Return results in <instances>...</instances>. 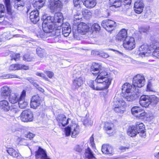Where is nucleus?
Returning a JSON list of instances; mask_svg holds the SVG:
<instances>
[{
	"mask_svg": "<svg viewBox=\"0 0 159 159\" xmlns=\"http://www.w3.org/2000/svg\"><path fill=\"white\" fill-rule=\"evenodd\" d=\"M62 6V2L60 0H50V12L60 11Z\"/></svg>",
	"mask_w": 159,
	"mask_h": 159,
	"instance_id": "13",
	"label": "nucleus"
},
{
	"mask_svg": "<svg viewBox=\"0 0 159 159\" xmlns=\"http://www.w3.org/2000/svg\"><path fill=\"white\" fill-rule=\"evenodd\" d=\"M9 101L13 104L15 103L18 102L19 100V95L17 93H12L11 95L9 96Z\"/></svg>",
	"mask_w": 159,
	"mask_h": 159,
	"instance_id": "37",
	"label": "nucleus"
},
{
	"mask_svg": "<svg viewBox=\"0 0 159 159\" xmlns=\"http://www.w3.org/2000/svg\"><path fill=\"white\" fill-rule=\"evenodd\" d=\"M151 50L148 45L147 44H144L139 48L137 54L143 57L145 56H149Z\"/></svg>",
	"mask_w": 159,
	"mask_h": 159,
	"instance_id": "11",
	"label": "nucleus"
},
{
	"mask_svg": "<svg viewBox=\"0 0 159 159\" xmlns=\"http://www.w3.org/2000/svg\"><path fill=\"white\" fill-rule=\"evenodd\" d=\"M82 0H73V3L75 7H80V3Z\"/></svg>",
	"mask_w": 159,
	"mask_h": 159,
	"instance_id": "58",
	"label": "nucleus"
},
{
	"mask_svg": "<svg viewBox=\"0 0 159 159\" xmlns=\"http://www.w3.org/2000/svg\"><path fill=\"white\" fill-rule=\"evenodd\" d=\"M113 103L114 106H126L125 102L121 98H115Z\"/></svg>",
	"mask_w": 159,
	"mask_h": 159,
	"instance_id": "36",
	"label": "nucleus"
},
{
	"mask_svg": "<svg viewBox=\"0 0 159 159\" xmlns=\"http://www.w3.org/2000/svg\"><path fill=\"white\" fill-rule=\"evenodd\" d=\"M82 2L86 8L89 9L94 7L96 4L95 0H82Z\"/></svg>",
	"mask_w": 159,
	"mask_h": 159,
	"instance_id": "29",
	"label": "nucleus"
},
{
	"mask_svg": "<svg viewBox=\"0 0 159 159\" xmlns=\"http://www.w3.org/2000/svg\"><path fill=\"white\" fill-rule=\"evenodd\" d=\"M36 159H49L45 150L39 147L35 153Z\"/></svg>",
	"mask_w": 159,
	"mask_h": 159,
	"instance_id": "17",
	"label": "nucleus"
},
{
	"mask_svg": "<svg viewBox=\"0 0 159 159\" xmlns=\"http://www.w3.org/2000/svg\"><path fill=\"white\" fill-rule=\"evenodd\" d=\"M102 25L107 30L110 31L116 26V22L111 20H106L102 21Z\"/></svg>",
	"mask_w": 159,
	"mask_h": 159,
	"instance_id": "15",
	"label": "nucleus"
},
{
	"mask_svg": "<svg viewBox=\"0 0 159 159\" xmlns=\"http://www.w3.org/2000/svg\"><path fill=\"white\" fill-rule=\"evenodd\" d=\"M145 82L144 76L143 75L138 74L134 77L133 84L134 87L141 88L144 85Z\"/></svg>",
	"mask_w": 159,
	"mask_h": 159,
	"instance_id": "8",
	"label": "nucleus"
},
{
	"mask_svg": "<svg viewBox=\"0 0 159 159\" xmlns=\"http://www.w3.org/2000/svg\"><path fill=\"white\" fill-rule=\"evenodd\" d=\"M57 120L60 126H64L69 124L70 122H72L70 118H66V116L63 114L58 115L57 118Z\"/></svg>",
	"mask_w": 159,
	"mask_h": 159,
	"instance_id": "16",
	"label": "nucleus"
},
{
	"mask_svg": "<svg viewBox=\"0 0 159 159\" xmlns=\"http://www.w3.org/2000/svg\"><path fill=\"white\" fill-rule=\"evenodd\" d=\"M5 9L4 5L0 4V17H3L5 14Z\"/></svg>",
	"mask_w": 159,
	"mask_h": 159,
	"instance_id": "48",
	"label": "nucleus"
},
{
	"mask_svg": "<svg viewBox=\"0 0 159 159\" xmlns=\"http://www.w3.org/2000/svg\"><path fill=\"white\" fill-rule=\"evenodd\" d=\"M39 12L37 10H34L30 13V18L31 22L36 23L39 20Z\"/></svg>",
	"mask_w": 159,
	"mask_h": 159,
	"instance_id": "24",
	"label": "nucleus"
},
{
	"mask_svg": "<svg viewBox=\"0 0 159 159\" xmlns=\"http://www.w3.org/2000/svg\"><path fill=\"white\" fill-rule=\"evenodd\" d=\"M4 2L6 6L11 5L10 0H4Z\"/></svg>",
	"mask_w": 159,
	"mask_h": 159,
	"instance_id": "64",
	"label": "nucleus"
},
{
	"mask_svg": "<svg viewBox=\"0 0 159 159\" xmlns=\"http://www.w3.org/2000/svg\"><path fill=\"white\" fill-rule=\"evenodd\" d=\"M94 139L93 135L90 137L89 139L90 144L93 149L94 151L96 149V147L95 143L94 142Z\"/></svg>",
	"mask_w": 159,
	"mask_h": 159,
	"instance_id": "46",
	"label": "nucleus"
},
{
	"mask_svg": "<svg viewBox=\"0 0 159 159\" xmlns=\"http://www.w3.org/2000/svg\"><path fill=\"white\" fill-rule=\"evenodd\" d=\"M26 96V91L23 90L19 97V100L18 102V105L20 108H23L26 107L28 105V102L25 100Z\"/></svg>",
	"mask_w": 159,
	"mask_h": 159,
	"instance_id": "19",
	"label": "nucleus"
},
{
	"mask_svg": "<svg viewBox=\"0 0 159 159\" xmlns=\"http://www.w3.org/2000/svg\"><path fill=\"white\" fill-rule=\"evenodd\" d=\"M84 78L82 76L76 78L73 81V86L75 89H77L83 84Z\"/></svg>",
	"mask_w": 159,
	"mask_h": 159,
	"instance_id": "25",
	"label": "nucleus"
},
{
	"mask_svg": "<svg viewBox=\"0 0 159 159\" xmlns=\"http://www.w3.org/2000/svg\"><path fill=\"white\" fill-rule=\"evenodd\" d=\"M7 9V11L8 14L11 15L12 13V10L11 9V5H8L6 6Z\"/></svg>",
	"mask_w": 159,
	"mask_h": 159,
	"instance_id": "59",
	"label": "nucleus"
},
{
	"mask_svg": "<svg viewBox=\"0 0 159 159\" xmlns=\"http://www.w3.org/2000/svg\"><path fill=\"white\" fill-rule=\"evenodd\" d=\"M98 56L104 58H107L109 57V55L107 53L103 51H101L97 53Z\"/></svg>",
	"mask_w": 159,
	"mask_h": 159,
	"instance_id": "49",
	"label": "nucleus"
},
{
	"mask_svg": "<svg viewBox=\"0 0 159 159\" xmlns=\"http://www.w3.org/2000/svg\"><path fill=\"white\" fill-rule=\"evenodd\" d=\"M11 92V90L10 87L7 85L2 87L1 89L0 93L2 97H7L9 96Z\"/></svg>",
	"mask_w": 159,
	"mask_h": 159,
	"instance_id": "22",
	"label": "nucleus"
},
{
	"mask_svg": "<svg viewBox=\"0 0 159 159\" xmlns=\"http://www.w3.org/2000/svg\"><path fill=\"white\" fill-rule=\"evenodd\" d=\"M40 99L38 95L33 96L30 101V106L33 108H36L40 105Z\"/></svg>",
	"mask_w": 159,
	"mask_h": 159,
	"instance_id": "23",
	"label": "nucleus"
},
{
	"mask_svg": "<svg viewBox=\"0 0 159 159\" xmlns=\"http://www.w3.org/2000/svg\"><path fill=\"white\" fill-rule=\"evenodd\" d=\"M127 37H127V30L125 29H122L117 35L116 39L120 41L125 40Z\"/></svg>",
	"mask_w": 159,
	"mask_h": 159,
	"instance_id": "28",
	"label": "nucleus"
},
{
	"mask_svg": "<svg viewBox=\"0 0 159 159\" xmlns=\"http://www.w3.org/2000/svg\"><path fill=\"white\" fill-rule=\"evenodd\" d=\"M61 29H58V26H54V25L50 24V37H53L52 39H56L55 42L58 41Z\"/></svg>",
	"mask_w": 159,
	"mask_h": 159,
	"instance_id": "12",
	"label": "nucleus"
},
{
	"mask_svg": "<svg viewBox=\"0 0 159 159\" xmlns=\"http://www.w3.org/2000/svg\"><path fill=\"white\" fill-rule=\"evenodd\" d=\"M19 66L20 70L22 69L25 70H27L29 68L28 66L24 65H21L19 64Z\"/></svg>",
	"mask_w": 159,
	"mask_h": 159,
	"instance_id": "60",
	"label": "nucleus"
},
{
	"mask_svg": "<svg viewBox=\"0 0 159 159\" xmlns=\"http://www.w3.org/2000/svg\"><path fill=\"white\" fill-rule=\"evenodd\" d=\"M23 60L27 61H31L33 60V58L29 54L25 55L23 57Z\"/></svg>",
	"mask_w": 159,
	"mask_h": 159,
	"instance_id": "50",
	"label": "nucleus"
},
{
	"mask_svg": "<svg viewBox=\"0 0 159 159\" xmlns=\"http://www.w3.org/2000/svg\"><path fill=\"white\" fill-rule=\"evenodd\" d=\"M102 151L103 153L112 156L114 154L113 148L108 144H103L102 147Z\"/></svg>",
	"mask_w": 159,
	"mask_h": 159,
	"instance_id": "20",
	"label": "nucleus"
},
{
	"mask_svg": "<svg viewBox=\"0 0 159 159\" xmlns=\"http://www.w3.org/2000/svg\"><path fill=\"white\" fill-rule=\"evenodd\" d=\"M45 0H34L33 5L36 9H39L42 7L44 3Z\"/></svg>",
	"mask_w": 159,
	"mask_h": 159,
	"instance_id": "35",
	"label": "nucleus"
},
{
	"mask_svg": "<svg viewBox=\"0 0 159 159\" xmlns=\"http://www.w3.org/2000/svg\"><path fill=\"white\" fill-rule=\"evenodd\" d=\"M19 111V110L18 108H13L11 110V111L14 113H17Z\"/></svg>",
	"mask_w": 159,
	"mask_h": 159,
	"instance_id": "63",
	"label": "nucleus"
},
{
	"mask_svg": "<svg viewBox=\"0 0 159 159\" xmlns=\"http://www.w3.org/2000/svg\"><path fill=\"white\" fill-rule=\"evenodd\" d=\"M149 30V26H147L140 28L139 29V31L141 33H147L148 32Z\"/></svg>",
	"mask_w": 159,
	"mask_h": 159,
	"instance_id": "51",
	"label": "nucleus"
},
{
	"mask_svg": "<svg viewBox=\"0 0 159 159\" xmlns=\"http://www.w3.org/2000/svg\"><path fill=\"white\" fill-rule=\"evenodd\" d=\"M114 124L111 122H106L104 127V129L108 134H110L113 131Z\"/></svg>",
	"mask_w": 159,
	"mask_h": 159,
	"instance_id": "34",
	"label": "nucleus"
},
{
	"mask_svg": "<svg viewBox=\"0 0 159 159\" xmlns=\"http://www.w3.org/2000/svg\"><path fill=\"white\" fill-rule=\"evenodd\" d=\"M0 109L5 111L9 110L10 106L7 101L4 100L0 101Z\"/></svg>",
	"mask_w": 159,
	"mask_h": 159,
	"instance_id": "31",
	"label": "nucleus"
},
{
	"mask_svg": "<svg viewBox=\"0 0 159 159\" xmlns=\"http://www.w3.org/2000/svg\"><path fill=\"white\" fill-rule=\"evenodd\" d=\"M62 25V32L63 34L65 37L68 36L71 31L70 27L68 23L67 24L63 23Z\"/></svg>",
	"mask_w": 159,
	"mask_h": 159,
	"instance_id": "30",
	"label": "nucleus"
},
{
	"mask_svg": "<svg viewBox=\"0 0 159 159\" xmlns=\"http://www.w3.org/2000/svg\"><path fill=\"white\" fill-rule=\"evenodd\" d=\"M135 43L134 38L128 37L124 41L123 45L126 49L131 50L135 47Z\"/></svg>",
	"mask_w": 159,
	"mask_h": 159,
	"instance_id": "14",
	"label": "nucleus"
},
{
	"mask_svg": "<svg viewBox=\"0 0 159 159\" xmlns=\"http://www.w3.org/2000/svg\"><path fill=\"white\" fill-rule=\"evenodd\" d=\"M89 30L88 26L86 24L84 23H81L78 25L77 30L75 29L74 27L73 28V32L74 35L78 32L81 34H84L86 32H87Z\"/></svg>",
	"mask_w": 159,
	"mask_h": 159,
	"instance_id": "9",
	"label": "nucleus"
},
{
	"mask_svg": "<svg viewBox=\"0 0 159 159\" xmlns=\"http://www.w3.org/2000/svg\"><path fill=\"white\" fill-rule=\"evenodd\" d=\"M24 2L23 0H15L14 5V8L19 10H22L24 8Z\"/></svg>",
	"mask_w": 159,
	"mask_h": 159,
	"instance_id": "33",
	"label": "nucleus"
},
{
	"mask_svg": "<svg viewBox=\"0 0 159 159\" xmlns=\"http://www.w3.org/2000/svg\"><path fill=\"white\" fill-rule=\"evenodd\" d=\"M65 133L66 136L71 135L72 137L76 138L79 133V127L76 124L72 123L65 128Z\"/></svg>",
	"mask_w": 159,
	"mask_h": 159,
	"instance_id": "5",
	"label": "nucleus"
},
{
	"mask_svg": "<svg viewBox=\"0 0 159 159\" xmlns=\"http://www.w3.org/2000/svg\"><path fill=\"white\" fill-rule=\"evenodd\" d=\"M82 19V16H77L76 15H74V21H75L77 20H80Z\"/></svg>",
	"mask_w": 159,
	"mask_h": 159,
	"instance_id": "62",
	"label": "nucleus"
},
{
	"mask_svg": "<svg viewBox=\"0 0 159 159\" xmlns=\"http://www.w3.org/2000/svg\"><path fill=\"white\" fill-rule=\"evenodd\" d=\"M43 20L42 27L43 31H41L38 32L37 36L39 38L45 40L47 37L49 36L47 34L50 33V16L45 15L43 16Z\"/></svg>",
	"mask_w": 159,
	"mask_h": 159,
	"instance_id": "3",
	"label": "nucleus"
},
{
	"mask_svg": "<svg viewBox=\"0 0 159 159\" xmlns=\"http://www.w3.org/2000/svg\"><path fill=\"white\" fill-rule=\"evenodd\" d=\"M114 111L118 113H123L125 110L126 106H114Z\"/></svg>",
	"mask_w": 159,
	"mask_h": 159,
	"instance_id": "41",
	"label": "nucleus"
},
{
	"mask_svg": "<svg viewBox=\"0 0 159 159\" xmlns=\"http://www.w3.org/2000/svg\"><path fill=\"white\" fill-rule=\"evenodd\" d=\"M2 79H6L8 78H18L20 79H22V78L19 77L17 75L14 74H7L5 75L1 76Z\"/></svg>",
	"mask_w": 159,
	"mask_h": 159,
	"instance_id": "42",
	"label": "nucleus"
},
{
	"mask_svg": "<svg viewBox=\"0 0 159 159\" xmlns=\"http://www.w3.org/2000/svg\"><path fill=\"white\" fill-rule=\"evenodd\" d=\"M50 21L51 24L54 25V26H58V28H61L63 23V16L61 12L58 11L56 12L54 16H50Z\"/></svg>",
	"mask_w": 159,
	"mask_h": 159,
	"instance_id": "6",
	"label": "nucleus"
},
{
	"mask_svg": "<svg viewBox=\"0 0 159 159\" xmlns=\"http://www.w3.org/2000/svg\"><path fill=\"white\" fill-rule=\"evenodd\" d=\"M144 4L143 2L138 0L135 2L134 9L135 12L137 14H140L142 11L144 7Z\"/></svg>",
	"mask_w": 159,
	"mask_h": 159,
	"instance_id": "21",
	"label": "nucleus"
},
{
	"mask_svg": "<svg viewBox=\"0 0 159 159\" xmlns=\"http://www.w3.org/2000/svg\"><path fill=\"white\" fill-rule=\"evenodd\" d=\"M11 60H14L16 61L20 60V54L17 53H13L10 55Z\"/></svg>",
	"mask_w": 159,
	"mask_h": 159,
	"instance_id": "45",
	"label": "nucleus"
},
{
	"mask_svg": "<svg viewBox=\"0 0 159 159\" xmlns=\"http://www.w3.org/2000/svg\"><path fill=\"white\" fill-rule=\"evenodd\" d=\"M7 152L11 156L17 159H22L23 157L20 153L14 149L9 148L7 150Z\"/></svg>",
	"mask_w": 159,
	"mask_h": 159,
	"instance_id": "26",
	"label": "nucleus"
},
{
	"mask_svg": "<svg viewBox=\"0 0 159 159\" xmlns=\"http://www.w3.org/2000/svg\"><path fill=\"white\" fill-rule=\"evenodd\" d=\"M84 143H83L75 145L74 148V150L77 153H81L84 151Z\"/></svg>",
	"mask_w": 159,
	"mask_h": 159,
	"instance_id": "39",
	"label": "nucleus"
},
{
	"mask_svg": "<svg viewBox=\"0 0 159 159\" xmlns=\"http://www.w3.org/2000/svg\"><path fill=\"white\" fill-rule=\"evenodd\" d=\"M33 112L30 109L23 111L20 114L21 120L24 122L31 121L33 120Z\"/></svg>",
	"mask_w": 159,
	"mask_h": 159,
	"instance_id": "10",
	"label": "nucleus"
},
{
	"mask_svg": "<svg viewBox=\"0 0 159 159\" xmlns=\"http://www.w3.org/2000/svg\"><path fill=\"white\" fill-rule=\"evenodd\" d=\"M84 154L85 157L87 159H96L95 154L89 147L85 149Z\"/></svg>",
	"mask_w": 159,
	"mask_h": 159,
	"instance_id": "32",
	"label": "nucleus"
},
{
	"mask_svg": "<svg viewBox=\"0 0 159 159\" xmlns=\"http://www.w3.org/2000/svg\"><path fill=\"white\" fill-rule=\"evenodd\" d=\"M82 13L83 15L87 18L90 17L92 15L91 12L89 10L84 9L82 10Z\"/></svg>",
	"mask_w": 159,
	"mask_h": 159,
	"instance_id": "44",
	"label": "nucleus"
},
{
	"mask_svg": "<svg viewBox=\"0 0 159 159\" xmlns=\"http://www.w3.org/2000/svg\"><path fill=\"white\" fill-rule=\"evenodd\" d=\"M93 28L96 31H98L100 30V26L97 23H95L92 26Z\"/></svg>",
	"mask_w": 159,
	"mask_h": 159,
	"instance_id": "57",
	"label": "nucleus"
},
{
	"mask_svg": "<svg viewBox=\"0 0 159 159\" xmlns=\"http://www.w3.org/2000/svg\"><path fill=\"white\" fill-rule=\"evenodd\" d=\"M25 7L26 10H25V11H26V12L27 13L31 8V4H28L26 5Z\"/></svg>",
	"mask_w": 159,
	"mask_h": 159,
	"instance_id": "61",
	"label": "nucleus"
},
{
	"mask_svg": "<svg viewBox=\"0 0 159 159\" xmlns=\"http://www.w3.org/2000/svg\"><path fill=\"white\" fill-rule=\"evenodd\" d=\"M95 81L90 80L88 84L92 89L98 90L107 89L111 84L112 79L107 72L102 69L100 70Z\"/></svg>",
	"mask_w": 159,
	"mask_h": 159,
	"instance_id": "1",
	"label": "nucleus"
},
{
	"mask_svg": "<svg viewBox=\"0 0 159 159\" xmlns=\"http://www.w3.org/2000/svg\"><path fill=\"white\" fill-rule=\"evenodd\" d=\"M34 136V134L31 132H29L25 134V137L30 139L33 138Z\"/></svg>",
	"mask_w": 159,
	"mask_h": 159,
	"instance_id": "56",
	"label": "nucleus"
},
{
	"mask_svg": "<svg viewBox=\"0 0 159 159\" xmlns=\"http://www.w3.org/2000/svg\"><path fill=\"white\" fill-rule=\"evenodd\" d=\"M152 83L151 82H149L147 85V90L149 91H153L152 88Z\"/></svg>",
	"mask_w": 159,
	"mask_h": 159,
	"instance_id": "55",
	"label": "nucleus"
},
{
	"mask_svg": "<svg viewBox=\"0 0 159 159\" xmlns=\"http://www.w3.org/2000/svg\"><path fill=\"white\" fill-rule=\"evenodd\" d=\"M10 70H20L19 64H12L9 67Z\"/></svg>",
	"mask_w": 159,
	"mask_h": 159,
	"instance_id": "47",
	"label": "nucleus"
},
{
	"mask_svg": "<svg viewBox=\"0 0 159 159\" xmlns=\"http://www.w3.org/2000/svg\"><path fill=\"white\" fill-rule=\"evenodd\" d=\"M36 52L38 56L41 57H44L46 54L45 50L40 48H37Z\"/></svg>",
	"mask_w": 159,
	"mask_h": 159,
	"instance_id": "43",
	"label": "nucleus"
},
{
	"mask_svg": "<svg viewBox=\"0 0 159 159\" xmlns=\"http://www.w3.org/2000/svg\"><path fill=\"white\" fill-rule=\"evenodd\" d=\"M122 92L127 101H132L138 97V94L134 92V88L129 83H126L123 85Z\"/></svg>",
	"mask_w": 159,
	"mask_h": 159,
	"instance_id": "2",
	"label": "nucleus"
},
{
	"mask_svg": "<svg viewBox=\"0 0 159 159\" xmlns=\"http://www.w3.org/2000/svg\"><path fill=\"white\" fill-rule=\"evenodd\" d=\"M131 111L133 115L140 119H144L147 117V113L139 107L136 106L133 107Z\"/></svg>",
	"mask_w": 159,
	"mask_h": 159,
	"instance_id": "7",
	"label": "nucleus"
},
{
	"mask_svg": "<svg viewBox=\"0 0 159 159\" xmlns=\"http://www.w3.org/2000/svg\"><path fill=\"white\" fill-rule=\"evenodd\" d=\"M36 75L42 78L43 79L45 80H48V79L45 77L44 74L43 73L37 72L36 73Z\"/></svg>",
	"mask_w": 159,
	"mask_h": 159,
	"instance_id": "54",
	"label": "nucleus"
},
{
	"mask_svg": "<svg viewBox=\"0 0 159 159\" xmlns=\"http://www.w3.org/2000/svg\"><path fill=\"white\" fill-rule=\"evenodd\" d=\"M159 44V42L157 40H153L152 42V44L150 45V46L154 49L152 55L155 57L159 59V47H157Z\"/></svg>",
	"mask_w": 159,
	"mask_h": 159,
	"instance_id": "18",
	"label": "nucleus"
},
{
	"mask_svg": "<svg viewBox=\"0 0 159 159\" xmlns=\"http://www.w3.org/2000/svg\"><path fill=\"white\" fill-rule=\"evenodd\" d=\"M158 101V99L155 96L143 95L140 98L139 103L141 106L146 107L149 105L156 104Z\"/></svg>",
	"mask_w": 159,
	"mask_h": 159,
	"instance_id": "4",
	"label": "nucleus"
},
{
	"mask_svg": "<svg viewBox=\"0 0 159 159\" xmlns=\"http://www.w3.org/2000/svg\"><path fill=\"white\" fill-rule=\"evenodd\" d=\"M138 130L134 126L129 127L127 131L128 134L131 137L135 136L137 134Z\"/></svg>",
	"mask_w": 159,
	"mask_h": 159,
	"instance_id": "38",
	"label": "nucleus"
},
{
	"mask_svg": "<svg viewBox=\"0 0 159 159\" xmlns=\"http://www.w3.org/2000/svg\"><path fill=\"white\" fill-rule=\"evenodd\" d=\"M121 0H109L110 4L111 5L110 7L111 9L113 7L117 8L120 7L121 5Z\"/></svg>",
	"mask_w": 159,
	"mask_h": 159,
	"instance_id": "40",
	"label": "nucleus"
},
{
	"mask_svg": "<svg viewBox=\"0 0 159 159\" xmlns=\"http://www.w3.org/2000/svg\"><path fill=\"white\" fill-rule=\"evenodd\" d=\"M137 134H139V136L143 138H145L146 136V133L144 130H138Z\"/></svg>",
	"mask_w": 159,
	"mask_h": 159,
	"instance_id": "52",
	"label": "nucleus"
},
{
	"mask_svg": "<svg viewBox=\"0 0 159 159\" xmlns=\"http://www.w3.org/2000/svg\"><path fill=\"white\" fill-rule=\"evenodd\" d=\"M135 127L137 130H144V125L143 123L137 124L136 125Z\"/></svg>",
	"mask_w": 159,
	"mask_h": 159,
	"instance_id": "53",
	"label": "nucleus"
},
{
	"mask_svg": "<svg viewBox=\"0 0 159 159\" xmlns=\"http://www.w3.org/2000/svg\"><path fill=\"white\" fill-rule=\"evenodd\" d=\"M102 69V66L99 64L94 63L91 67V71L93 75H97Z\"/></svg>",
	"mask_w": 159,
	"mask_h": 159,
	"instance_id": "27",
	"label": "nucleus"
}]
</instances>
